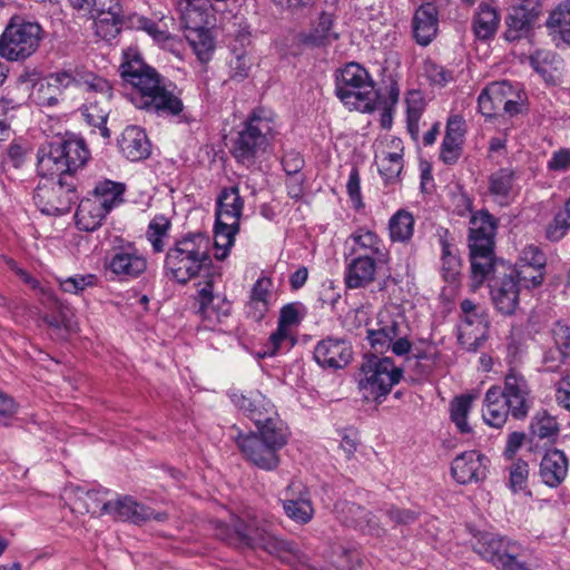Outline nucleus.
<instances>
[{
	"label": "nucleus",
	"instance_id": "obj_29",
	"mask_svg": "<svg viewBox=\"0 0 570 570\" xmlns=\"http://www.w3.org/2000/svg\"><path fill=\"white\" fill-rule=\"evenodd\" d=\"M404 147L401 139L393 138L391 140V149H383L375 156V164L379 173L386 184L399 180L404 166Z\"/></svg>",
	"mask_w": 570,
	"mask_h": 570
},
{
	"label": "nucleus",
	"instance_id": "obj_59",
	"mask_svg": "<svg viewBox=\"0 0 570 570\" xmlns=\"http://www.w3.org/2000/svg\"><path fill=\"white\" fill-rule=\"evenodd\" d=\"M521 11H511L507 18V30L504 37L508 41H515L525 36L532 24V20L522 17Z\"/></svg>",
	"mask_w": 570,
	"mask_h": 570
},
{
	"label": "nucleus",
	"instance_id": "obj_49",
	"mask_svg": "<svg viewBox=\"0 0 570 570\" xmlns=\"http://www.w3.org/2000/svg\"><path fill=\"white\" fill-rule=\"evenodd\" d=\"M475 396L472 394H462L455 396L450 403L451 421L455 424L461 433H470L472 431L468 423V414L471 411Z\"/></svg>",
	"mask_w": 570,
	"mask_h": 570
},
{
	"label": "nucleus",
	"instance_id": "obj_6",
	"mask_svg": "<svg viewBox=\"0 0 570 570\" xmlns=\"http://www.w3.org/2000/svg\"><path fill=\"white\" fill-rule=\"evenodd\" d=\"M274 136V120L263 109L254 110L233 144L232 154L238 163L252 164L266 151Z\"/></svg>",
	"mask_w": 570,
	"mask_h": 570
},
{
	"label": "nucleus",
	"instance_id": "obj_37",
	"mask_svg": "<svg viewBox=\"0 0 570 570\" xmlns=\"http://www.w3.org/2000/svg\"><path fill=\"white\" fill-rule=\"evenodd\" d=\"M108 212L98 200L88 197L82 199L76 212V224L79 229L86 232L96 230L106 218Z\"/></svg>",
	"mask_w": 570,
	"mask_h": 570
},
{
	"label": "nucleus",
	"instance_id": "obj_16",
	"mask_svg": "<svg viewBox=\"0 0 570 570\" xmlns=\"http://www.w3.org/2000/svg\"><path fill=\"white\" fill-rule=\"evenodd\" d=\"M235 441L246 460L259 469L271 471L278 466V451L281 449L274 444L266 443L257 434L238 433V435L235 436Z\"/></svg>",
	"mask_w": 570,
	"mask_h": 570
},
{
	"label": "nucleus",
	"instance_id": "obj_28",
	"mask_svg": "<svg viewBox=\"0 0 570 570\" xmlns=\"http://www.w3.org/2000/svg\"><path fill=\"white\" fill-rule=\"evenodd\" d=\"M244 209V199L239 195V188L232 186L223 188L216 200V219L217 223H224L228 226L239 225Z\"/></svg>",
	"mask_w": 570,
	"mask_h": 570
},
{
	"label": "nucleus",
	"instance_id": "obj_39",
	"mask_svg": "<svg viewBox=\"0 0 570 570\" xmlns=\"http://www.w3.org/2000/svg\"><path fill=\"white\" fill-rule=\"evenodd\" d=\"M500 18L495 8L481 2L473 19V31L478 39L487 40L492 38L499 27Z\"/></svg>",
	"mask_w": 570,
	"mask_h": 570
},
{
	"label": "nucleus",
	"instance_id": "obj_23",
	"mask_svg": "<svg viewBox=\"0 0 570 570\" xmlns=\"http://www.w3.org/2000/svg\"><path fill=\"white\" fill-rule=\"evenodd\" d=\"M334 513L337 520L345 527L367 532L371 534L379 533L381 528L375 517L365 508L350 502L347 500H338L334 505Z\"/></svg>",
	"mask_w": 570,
	"mask_h": 570
},
{
	"label": "nucleus",
	"instance_id": "obj_38",
	"mask_svg": "<svg viewBox=\"0 0 570 570\" xmlns=\"http://www.w3.org/2000/svg\"><path fill=\"white\" fill-rule=\"evenodd\" d=\"M177 10L185 27L197 30L207 23V0H176Z\"/></svg>",
	"mask_w": 570,
	"mask_h": 570
},
{
	"label": "nucleus",
	"instance_id": "obj_64",
	"mask_svg": "<svg viewBox=\"0 0 570 570\" xmlns=\"http://www.w3.org/2000/svg\"><path fill=\"white\" fill-rule=\"evenodd\" d=\"M252 58L246 51H234L233 58L229 60V76L230 79L242 81L248 77L252 68Z\"/></svg>",
	"mask_w": 570,
	"mask_h": 570
},
{
	"label": "nucleus",
	"instance_id": "obj_40",
	"mask_svg": "<svg viewBox=\"0 0 570 570\" xmlns=\"http://www.w3.org/2000/svg\"><path fill=\"white\" fill-rule=\"evenodd\" d=\"M443 235H448V230H443ZM441 254V273L445 282L454 283L461 274V259L458 255L455 246L450 243L445 236L440 237Z\"/></svg>",
	"mask_w": 570,
	"mask_h": 570
},
{
	"label": "nucleus",
	"instance_id": "obj_33",
	"mask_svg": "<svg viewBox=\"0 0 570 570\" xmlns=\"http://www.w3.org/2000/svg\"><path fill=\"white\" fill-rule=\"evenodd\" d=\"M568 474V459L566 454L558 449L548 450L540 462V476L542 481L556 488L560 485Z\"/></svg>",
	"mask_w": 570,
	"mask_h": 570
},
{
	"label": "nucleus",
	"instance_id": "obj_20",
	"mask_svg": "<svg viewBox=\"0 0 570 570\" xmlns=\"http://www.w3.org/2000/svg\"><path fill=\"white\" fill-rule=\"evenodd\" d=\"M350 252L347 257H370L390 261V253L379 234L366 227L356 228L347 238Z\"/></svg>",
	"mask_w": 570,
	"mask_h": 570
},
{
	"label": "nucleus",
	"instance_id": "obj_50",
	"mask_svg": "<svg viewBox=\"0 0 570 570\" xmlns=\"http://www.w3.org/2000/svg\"><path fill=\"white\" fill-rule=\"evenodd\" d=\"M239 232V225H230L228 226L224 223H217L215 222L214 226V236H215V248L216 253L215 256L217 259L223 261L225 259L230 248L233 247L235 243V236Z\"/></svg>",
	"mask_w": 570,
	"mask_h": 570
},
{
	"label": "nucleus",
	"instance_id": "obj_55",
	"mask_svg": "<svg viewBox=\"0 0 570 570\" xmlns=\"http://www.w3.org/2000/svg\"><path fill=\"white\" fill-rule=\"evenodd\" d=\"M285 514L296 523L306 524L314 517V508L311 500H282Z\"/></svg>",
	"mask_w": 570,
	"mask_h": 570
},
{
	"label": "nucleus",
	"instance_id": "obj_3",
	"mask_svg": "<svg viewBox=\"0 0 570 570\" xmlns=\"http://www.w3.org/2000/svg\"><path fill=\"white\" fill-rule=\"evenodd\" d=\"M90 158L83 139L65 136L42 144L37 153V170L40 176L75 178Z\"/></svg>",
	"mask_w": 570,
	"mask_h": 570
},
{
	"label": "nucleus",
	"instance_id": "obj_7",
	"mask_svg": "<svg viewBox=\"0 0 570 570\" xmlns=\"http://www.w3.org/2000/svg\"><path fill=\"white\" fill-rule=\"evenodd\" d=\"M42 28L38 22L12 16L0 36V57L8 61H23L39 48Z\"/></svg>",
	"mask_w": 570,
	"mask_h": 570
},
{
	"label": "nucleus",
	"instance_id": "obj_19",
	"mask_svg": "<svg viewBox=\"0 0 570 570\" xmlns=\"http://www.w3.org/2000/svg\"><path fill=\"white\" fill-rule=\"evenodd\" d=\"M75 83V77L68 71H58L36 81L30 94L31 100L41 107L59 104L63 91Z\"/></svg>",
	"mask_w": 570,
	"mask_h": 570
},
{
	"label": "nucleus",
	"instance_id": "obj_35",
	"mask_svg": "<svg viewBox=\"0 0 570 570\" xmlns=\"http://www.w3.org/2000/svg\"><path fill=\"white\" fill-rule=\"evenodd\" d=\"M108 514L118 520L140 523L150 520L153 510L129 497H124L116 501H110Z\"/></svg>",
	"mask_w": 570,
	"mask_h": 570
},
{
	"label": "nucleus",
	"instance_id": "obj_42",
	"mask_svg": "<svg viewBox=\"0 0 570 570\" xmlns=\"http://www.w3.org/2000/svg\"><path fill=\"white\" fill-rule=\"evenodd\" d=\"M333 16L322 12L316 24L303 37V42L313 47H321L338 38V35L332 31Z\"/></svg>",
	"mask_w": 570,
	"mask_h": 570
},
{
	"label": "nucleus",
	"instance_id": "obj_21",
	"mask_svg": "<svg viewBox=\"0 0 570 570\" xmlns=\"http://www.w3.org/2000/svg\"><path fill=\"white\" fill-rule=\"evenodd\" d=\"M353 351L348 341L337 337H326L314 348V360L324 368H343L352 360Z\"/></svg>",
	"mask_w": 570,
	"mask_h": 570
},
{
	"label": "nucleus",
	"instance_id": "obj_2",
	"mask_svg": "<svg viewBox=\"0 0 570 570\" xmlns=\"http://www.w3.org/2000/svg\"><path fill=\"white\" fill-rule=\"evenodd\" d=\"M237 537L245 547L261 549L291 567L307 566L308 558L297 543L277 533L267 521L249 519L235 525Z\"/></svg>",
	"mask_w": 570,
	"mask_h": 570
},
{
	"label": "nucleus",
	"instance_id": "obj_11",
	"mask_svg": "<svg viewBox=\"0 0 570 570\" xmlns=\"http://www.w3.org/2000/svg\"><path fill=\"white\" fill-rule=\"evenodd\" d=\"M474 551L502 570H529L518 561L523 549L494 533L482 532L475 537Z\"/></svg>",
	"mask_w": 570,
	"mask_h": 570
},
{
	"label": "nucleus",
	"instance_id": "obj_25",
	"mask_svg": "<svg viewBox=\"0 0 570 570\" xmlns=\"http://www.w3.org/2000/svg\"><path fill=\"white\" fill-rule=\"evenodd\" d=\"M451 473L460 484L482 480L485 478L484 456L476 451L463 452L453 460Z\"/></svg>",
	"mask_w": 570,
	"mask_h": 570
},
{
	"label": "nucleus",
	"instance_id": "obj_24",
	"mask_svg": "<svg viewBox=\"0 0 570 570\" xmlns=\"http://www.w3.org/2000/svg\"><path fill=\"white\" fill-rule=\"evenodd\" d=\"M520 263V269L514 273L521 284L528 288L541 285L547 264L542 249L533 244L527 245L521 252Z\"/></svg>",
	"mask_w": 570,
	"mask_h": 570
},
{
	"label": "nucleus",
	"instance_id": "obj_26",
	"mask_svg": "<svg viewBox=\"0 0 570 570\" xmlns=\"http://www.w3.org/2000/svg\"><path fill=\"white\" fill-rule=\"evenodd\" d=\"M413 37L420 46H428L435 38L439 29L438 9L432 2L421 4L412 19Z\"/></svg>",
	"mask_w": 570,
	"mask_h": 570
},
{
	"label": "nucleus",
	"instance_id": "obj_47",
	"mask_svg": "<svg viewBox=\"0 0 570 570\" xmlns=\"http://www.w3.org/2000/svg\"><path fill=\"white\" fill-rule=\"evenodd\" d=\"M96 36L107 42L115 40L124 26L122 9L118 12H110L98 16L94 22Z\"/></svg>",
	"mask_w": 570,
	"mask_h": 570
},
{
	"label": "nucleus",
	"instance_id": "obj_41",
	"mask_svg": "<svg viewBox=\"0 0 570 570\" xmlns=\"http://www.w3.org/2000/svg\"><path fill=\"white\" fill-rule=\"evenodd\" d=\"M570 230V197L558 208L544 227V238L551 243L562 240Z\"/></svg>",
	"mask_w": 570,
	"mask_h": 570
},
{
	"label": "nucleus",
	"instance_id": "obj_30",
	"mask_svg": "<svg viewBox=\"0 0 570 570\" xmlns=\"http://www.w3.org/2000/svg\"><path fill=\"white\" fill-rule=\"evenodd\" d=\"M121 154L130 161L146 159L150 155V142L145 130L137 126H128L118 140Z\"/></svg>",
	"mask_w": 570,
	"mask_h": 570
},
{
	"label": "nucleus",
	"instance_id": "obj_17",
	"mask_svg": "<svg viewBox=\"0 0 570 570\" xmlns=\"http://www.w3.org/2000/svg\"><path fill=\"white\" fill-rule=\"evenodd\" d=\"M519 283L521 282L512 268L500 277L491 278L489 284L491 301L502 315L510 316L515 313L519 306Z\"/></svg>",
	"mask_w": 570,
	"mask_h": 570
},
{
	"label": "nucleus",
	"instance_id": "obj_10",
	"mask_svg": "<svg viewBox=\"0 0 570 570\" xmlns=\"http://www.w3.org/2000/svg\"><path fill=\"white\" fill-rule=\"evenodd\" d=\"M78 200L76 179L62 176H41L33 191V202L41 213L52 216L71 210Z\"/></svg>",
	"mask_w": 570,
	"mask_h": 570
},
{
	"label": "nucleus",
	"instance_id": "obj_31",
	"mask_svg": "<svg viewBox=\"0 0 570 570\" xmlns=\"http://www.w3.org/2000/svg\"><path fill=\"white\" fill-rule=\"evenodd\" d=\"M469 247L494 248L497 223L488 212H478L471 217Z\"/></svg>",
	"mask_w": 570,
	"mask_h": 570
},
{
	"label": "nucleus",
	"instance_id": "obj_4",
	"mask_svg": "<svg viewBox=\"0 0 570 570\" xmlns=\"http://www.w3.org/2000/svg\"><path fill=\"white\" fill-rule=\"evenodd\" d=\"M212 264L208 238L193 234L177 240L165 258V271L178 283H187Z\"/></svg>",
	"mask_w": 570,
	"mask_h": 570
},
{
	"label": "nucleus",
	"instance_id": "obj_5",
	"mask_svg": "<svg viewBox=\"0 0 570 570\" xmlns=\"http://www.w3.org/2000/svg\"><path fill=\"white\" fill-rule=\"evenodd\" d=\"M335 92L350 110L371 112L376 108L379 94L375 82L368 71L356 62L346 63L340 69Z\"/></svg>",
	"mask_w": 570,
	"mask_h": 570
},
{
	"label": "nucleus",
	"instance_id": "obj_1",
	"mask_svg": "<svg viewBox=\"0 0 570 570\" xmlns=\"http://www.w3.org/2000/svg\"><path fill=\"white\" fill-rule=\"evenodd\" d=\"M119 71L124 81L135 90L132 101L137 108L157 116H178L184 110L175 86L166 83L156 69L146 65L137 49L124 51Z\"/></svg>",
	"mask_w": 570,
	"mask_h": 570
},
{
	"label": "nucleus",
	"instance_id": "obj_44",
	"mask_svg": "<svg viewBox=\"0 0 570 570\" xmlns=\"http://www.w3.org/2000/svg\"><path fill=\"white\" fill-rule=\"evenodd\" d=\"M414 217L405 210H397L389 220V236L392 242L406 243L414 233Z\"/></svg>",
	"mask_w": 570,
	"mask_h": 570
},
{
	"label": "nucleus",
	"instance_id": "obj_48",
	"mask_svg": "<svg viewBox=\"0 0 570 570\" xmlns=\"http://www.w3.org/2000/svg\"><path fill=\"white\" fill-rule=\"evenodd\" d=\"M171 222L165 215H156L148 224L146 238L150 243L154 253H163L169 236Z\"/></svg>",
	"mask_w": 570,
	"mask_h": 570
},
{
	"label": "nucleus",
	"instance_id": "obj_32",
	"mask_svg": "<svg viewBox=\"0 0 570 570\" xmlns=\"http://www.w3.org/2000/svg\"><path fill=\"white\" fill-rule=\"evenodd\" d=\"M509 415H511L510 406L502 396L501 387L491 386L483 400L482 417L484 423L500 429L505 424Z\"/></svg>",
	"mask_w": 570,
	"mask_h": 570
},
{
	"label": "nucleus",
	"instance_id": "obj_15",
	"mask_svg": "<svg viewBox=\"0 0 570 570\" xmlns=\"http://www.w3.org/2000/svg\"><path fill=\"white\" fill-rule=\"evenodd\" d=\"M147 258L131 243L115 247L106 268L121 281L137 278L147 269Z\"/></svg>",
	"mask_w": 570,
	"mask_h": 570
},
{
	"label": "nucleus",
	"instance_id": "obj_12",
	"mask_svg": "<svg viewBox=\"0 0 570 570\" xmlns=\"http://www.w3.org/2000/svg\"><path fill=\"white\" fill-rule=\"evenodd\" d=\"M519 99L518 91L509 81H495L481 91L478 98L479 110L488 118L497 116L501 110L513 116L519 112Z\"/></svg>",
	"mask_w": 570,
	"mask_h": 570
},
{
	"label": "nucleus",
	"instance_id": "obj_62",
	"mask_svg": "<svg viewBox=\"0 0 570 570\" xmlns=\"http://www.w3.org/2000/svg\"><path fill=\"white\" fill-rule=\"evenodd\" d=\"M417 375L426 376L435 367L439 361V353L435 346L428 345L424 350L417 351L414 355Z\"/></svg>",
	"mask_w": 570,
	"mask_h": 570
},
{
	"label": "nucleus",
	"instance_id": "obj_8",
	"mask_svg": "<svg viewBox=\"0 0 570 570\" xmlns=\"http://www.w3.org/2000/svg\"><path fill=\"white\" fill-rule=\"evenodd\" d=\"M409 332L406 318L402 313L382 309L377 313L375 327L367 330L366 338L375 351L384 352L391 348L395 355L402 356L411 351Z\"/></svg>",
	"mask_w": 570,
	"mask_h": 570
},
{
	"label": "nucleus",
	"instance_id": "obj_56",
	"mask_svg": "<svg viewBox=\"0 0 570 570\" xmlns=\"http://www.w3.org/2000/svg\"><path fill=\"white\" fill-rule=\"evenodd\" d=\"M547 26L558 28L563 41L570 45V0L563 1L550 13Z\"/></svg>",
	"mask_w": 570,
	"mask_h": 570
},
{
	"label": "nucleus",
	"instance_id": "obj_27",
	"mask_svg": "<svg viewBox=\"0 0 570 570\" xmlns=\"http://www.w3.org/2000/svg\"><path fill=\"white\" fill-rule=\"evenodd\" d=\"M229 397L233 404L240 410L254 424L261 422L275 407L259 391H232Z\"/></svg>",
	"mask_w": 570,
	"mask_h": 570
},
{
	"label": "nucleus",
	"instance_id": "obj_54",
	"mask_svg": "<svg viewBox=\"0 0 570 570\" xmlns=\"http://www.w3.org/2000/svg\"><path fill=\"white\" fill-rule=\"evenodd\" d=\"M406 124L411 137L416 140L419 138V122L422 117L425 102L419 91H412L406 97Z\"/></svg>",
	"mask_w": 570,
	"mask_h": 570
},
{
	"label": "nucleus",
	"instance_id": "obj_9",
	"mask_svg": "<svg viewBox=\"0 0 570 570\" xmlns=\"http://www.w3.org/2000/svg\"><path fill=\"white\" fill-rule=\"evenodd\" d=\"M402 370L390 357L365 356L361 366L358 390L364 400L381 403L400 382Z\"/></svg>",
	"mask_w": 570,
	"mask_h": 570
},
{
	"label": "nucleus",
	"instance_id": "obj_18",
	"mask_svg": "<svg viewBox=\"0 0 570 570\" xmlns=\"http://www.w3.org/2000/svg\"><path fill=\"white\" fill-rule=\"evenodd\" d=\"M471 262V289L478 291L485 281L491 283V278L500 277L508 272L510 267L505 266L494 255V248H473L470 247Z\"/></svg>",
	"mask_w": 570,
	"mask_h": 570
},
{
	"label": "nucleus",
	"instance_id": "obj_22",
	"mask_svg": "<svg viewBox=\"0 0 570 570\" xmlns=\"http://www.w3.org/2000/svg\"><path fill=\"white\" fill-rule=\"evenodd\" d=\"M389 261H377L370 257L345 258L344 283L348 289L366 288L376 279L377 269Z\"/></svg>",
	"mask_w": 570,
	"mask_h": 570
},
{
	"label": "nucleus",
	"instance_id": "obj_60",
	"mask_svg": "<svg viewBox=\"0 0 570 570\" xmlns=\"http://www.w3.org/2000/svg\"><path fill=\"white\" fill-rule=\"evenodd\" d=\"M194 35L189 38V42L202 62H206L210 59L214 50V40L204 29L193 30Z\"/></svg>",
	"mask_w": 570,
	"mask_h": 570
},
{
	"label": "nucleus",
	"instance_id": "obj_63",
	"mask_svg": "<svg viewBox=\"0 0 570 570\" xmlns=\"http://www.w3.org/2000/svg\"><path fill=\"white\" fill-rule=\"evenodd\" d=\"M551 332L553 342L562 357H570V321L556 322Z\"/></svg>",
	"mask_w": 570,
	"mask_h": 570
},
{
	"label": "nucleus",
	"instance_id": "obj_46",
	"mask_svg": "<svg viewBox=\"0 0 570 570\" xmlns=\"http://www.w3.org/2000/svg\"><path fill=\"white\" fill-rule=\"evenodd\" d=\"M124 193V184L104 180L96 185L91 198L98 200V203L101 204V206L109 213L114 207L122 203Z\"/></svg>",
	"mask_w": 570,
	"mask_h": 570
},
{
	"label": "nucleus",
	"instance_id": "obj_51",
	"mask_svg": "<svg viewBox=\"0 0 570 570\" xmlns=\"http://www.w3.org/2000/svg\"><path fill=\"white\" fill-rule=\"evenodd\" d=\"M530 433L538 439H551L558 435L559 424L546 410L535 412L530 423Z\"/></svg>",
	"mask_w": 570,
	"mask_h": 570
},
{
	"label": "nucleus",
	"instance_id": "obj_45",
	"mask_svg": "<svg viewBox=\"0 0 570 570\" xmlns=\"http://www.w3.org/2000/svg\"><path fill=\"white\" fill-rule=\"evenodd\" d=\"M515 180V173L511 168H500L489 176V193L498 202H507Z\"/></svg>",
	"mask_w": 570,
	"mask_h": 570
},
{
	"label": "nucleus",
	"instance_id": "obj_43",
	"mask_svg": "<svg viewBox=\"0 0 570 570\" xmlns=\"http://www.w3.org/2000/svg\"><path fill=\"white\" fill-rule=\"evenodd\" d=\"M110 112V99L99 98L89 100L83 106V116L89 125L98 127L104 138L110 137V130L106 127L108 115Z\"/></svg>",
	"mask_w": 570,
	"mask_h": 570
},
{
	"label": "nucleus",
	"instance_id": "obj_53",
	"mask_svg": "<svg viewBox=\"0 0 570 570\" xmlns=\"http://www.w3.org/2000/svg\"><path fill=\"white\" fill-rule=\"evenodd\" d=\"M75 83H78L87 92L96 94L99 98L111 99L112 86L104 77L92 72H80L78 78L75 77Z\"/></svg>",
	"mask_w": 570,
	"mask_h": 570
},
{
	"label": "nucleus",
	"instance_id": "obj_58",
	"mask_svg": "<svg viewBox=\"0 0 570 570\" xmlns=\"http://www.w3.org/2000/svg\"><path fill=\"white\" fill-rule=\"evenodd\" d=\"M71 3L96 17L121 10L119 0H71Z\"/></svg>",
	"mask_w": 570,
	"mask_h": 570
},
{
	"label": "nucleus",
	"instance_id": "obj_52",
	"mask_svg": "<svg viewBox=\"0 0 570 570\" xmlns=\"http://www.w3.org/2000/svg\"><path fill=\"white\" fill-rule=\"evenodd\" d=\"M294 344L295 340L291 336L288 328L277 325V328L271 334L268 342L258 352V356L263 358L275 356L283 350H289Z\"/></svg>",
	"mask_w": 570,
	"mask_h": 570
},
{
	"label": "nucleus",
	"instance_id": "obj_36",
	"mask_svg": "<svg viewBox=\"0 0 570 570\" xmlns=\"http://www.w3.org/2000/svg\"><path fill=\"white\" fill-rule=\"evenodd\" d=\"M107 495L108 491L105 489L79 491L72 509L92 515L108 514L110 500H107Z\"/></svg>",
	"mask_w": 570,
	"mask_h": 570
},
{
	"label": "nucleus",
	"instance_id": "obj_14",
	"mask_svg": "<svg viewBox=\"0 0 570 570\" xmlns=\"http://www.w3.org/2000/svg\"><path fill=\"white\" fill-rule=\"evenodd\" d=\"M503 399L510 406L511 416L523 420L532 407L531 387L522 373L510 368L504 377V386L501 389Z\"/></svg>",
	"mask_w": 570,
	"mask_h": 570
},
{
	"label": "nucleus",
	"instance_id": "obj_61",
	"mask_svg": "<svg viewBox=\"0 0 570 570\" xmlns=\"http://www.w3.org/2000/svg\"><path fill=\"white\" fill-rule=\"evenodd\" d=\"M97 276L94 274L75 275L63 279H59V286L62 292L69 294H80L88 287L95 286Z\"/></svg>",
	"mask_w": 570,
	"mask_h": 570
},
{
	"label": "nucleus",
	"instance_id": "obj_13",
	"mask_svg": "<svg viewBox=\"0 0 570 570\" xmlns=\"http://www.w3.org/2000/svg\"><path fill=\"white\" fill-rule=\"evenodd\" d=\"M214 285L215 277L209 273L206 275V281L197 284V314L207 328H214L232 312V303L225 295L215 293Z\"/></svg>",
	"mask_w": 570,
	"mask_h": 570
},
{
	"label": "nucleus",
	"instance_id": "obj_34",
	"mask_svg": "<svg viewBox=\"0 0 570 570\" xmlns=\"http://www.w3.org/2000/svg\"><path fill=\"white\" fill-rule=\"evenodd\" d=\"M259 438L266 443L274 444L278 449L284 448L288 442V428L283 420H281L276 410L271 411L267 415L263 416L261 422L255 423Z\"/></svg>",
	"mask_w": 570,
	"mask_h": 570
},
{
	"label": "nucleus",
	"instance_id": "obj_57",
	"mask_svg": "<svg viewBox=\"0 0 570 570\" xmlns=\"http://www.w3.org/2000/svg\"><path fill=\"white\" fill-rule=\"evenodd\" d=\"M360 566L361 559L355 551L340 548L321 570H356Z\"/></svg>",
	"mask_w": 570,
	"mask_h": 570
}]
</instances>
